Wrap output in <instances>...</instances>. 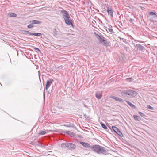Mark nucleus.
<instances>
[{"mask_svg": "<svg viewBox=\"0 0 157 157\" xmlns=\"http://www.w3.org/2000/svg\"><path fill=\"white\" fill-rule=\"evenodd\" d=\"M91 149L95 152L99 154H106L107 152L105 148L98 145L93 146Z\"/></svg>", "mask_w": 157, "mask_h": 157, "instance_id": "1", "label": "nucleus"}, {"mask_svg": "<svg viewBox=\"0 0 157 157\" xmlns=\"http://www.w3.org/2000/svg\"><path fill=\"white\" fill-rule=\"evenodd\" d=\"M61 12L63 14V17L66 24L73 26V21L70 19V16L67 11L63 10L61 11Z\"/></svg>", "mask_w": 157, "mask_h": 157, "instance_id": "2", "label": "nucleus"}, {"mask_svg": "<svg viewBox=\"0 0 157 157\" xmlns=\"http://www.w3.org/2000/svg\"><path fill=\"white\" fill-rule=\"evenodd\" d=\"M98 40L99 42L103 45L105 46H110L111 43L108 41L105 38L102 36H99Z\"/></svg>", "mask_w": 157, "mask_h": 157, "instance_id": "3", "label": "nucleus"}, {"mask_svg": "<svg viewBox=\"0 0 157 157\" xmlns=\"http://www.w3.org/2000/svg\"><path fill=\"white\" fill-rule=\"evenodd\" d=\"M128 93V98L134 97L136 96L137 94V93L136 91L130 90H129Z\"/></svg>", "mask_w": 157, "mask_h": 157, "instance_id": "4", "label": "nucleus"}, {"mask_svg": "<svg viewBox=\"0 0 157 157\" xmlns=\"http://www.w3.org/2000/svg\"><path fill=\"white\" fill-rule=\"evenodd\" d=\"M112 128L113 130L119 135L121 136L122 134L120 130L116 127L113 126L112 127Z\"/></svg>", "mask_w": 157, "mask_h": 157, "instance_id": "5", "label": "nucleus"}, {"mask_svg": "<svg viewBox=\"0 0 157 157\" xmlns=\"http://www.w3.org/2000/svg\"><path fill=\"white\" fill-rule=\"evenodd\" d=\"M53 81V80L52 79H50L49 81H47L45 89L47 90L48 89L50 85L52 83Z\"/></svg>", "mask_w": 157, "mask_h": 157, "instance_id": "6", "label": "nucleus"}, {"mask_svg": "<svg viewBox=\"0 0 157 157\" xmlns=\"http://www.w3.org/2000/svg\"><path fill=\"white\" fill-rule=\"evenodd\" d=\"M128 93L129 90H128L122 91L121 93V94L123 96L128 98Z\"/></svg>", "mask_w": 157, "mask_h": 157, "instance_id": "7", "label": "nucleus"}, {"mask_svg": "<svg viewBox=\"0 0 157 157\" xmlns=\"http://www.w3.org/2000/svg\"><path fill=\"white\" fill-rule=\"evenodd\" d=\"M80 143L84 147L86 148H90L92 146H91L88 143H85L83 142H80Z\"/></svg>", "mask_w": 157, "mask_h": 157, "instance_id": "8", "label": "nucleus"}, {"mask_svg": "<svg viewBox=\"0 0 157 157\" xmlns=\"http://www.w3.org/2000/svg\"><path fill=\"white\" fill-rule=\"evenodd\" d=\"M102 95V93L101 92L98 91L96 93L95 96L98 99L101 98Z\"/></svg>", "mask_w": 157, "mask_h": 157, "instance_id": "9", "label": "nucleus"}, {"mask_svg": "<svg viewBox=\"0 0 157 157\" xmlns=\"http://www.w3.org/2000/svg\"><path fill=\"white\" fill-rule=\"evenodd\" d=\"M107 11L109 15H110L111 17H113V13L112 9L111 8H108L107 9Z\"/></svg>", "mask_w": 157, "mask_h": 157, "instance_id": "10", "label": "nucleus"}, {"mask_svg": "<svg viewBox=\"0 0 157 157\" xmlns=\"http://www.w3.org/2000/svg\"><path fill=\"white\" fill-rule=\"evenodd\" d=\"M68 149H75L76 147V146L72 143H68Z\"/></svg>", "mask_w": 157, "mask_h": 157, "instance_id": "11", "label": "nucleus"}, {"mask_svg": "<svg viewBox=\"0 0 157 157\" xmlns=\"http://www.w3.org/2000/svg\"><path fill=\"white\" fill-rule=\"evenodd\" d=\"M61 146L63 148H67L68 149L69 144L68 143H64L61 144Z\"/></svg>", "mask_w": 157, "mask_h": 157, "instance_id": "12", "label": "nucleus"}, {"mask_svg": "<svg viewBox=\"0 0 157 157\" xmlns=\"http://www.w3.org/2000/svg\"><path fill=\"white\" fill-rule=\"evenodd\" d=\"M112 98L113 99L115 100L116 101H118L122 102L123 101V100L122 99L119 98H118V97H117L113 96V97H112Z\"/></svg>", "mask_w": 157, "mask_h": 157, "instance_id": "13", "label": "nucleus"}, {"mask_svg": "<svg viewBox=\"0 0 157 157\" xmlns=\"http://www.w3.org/2000/svg\"><path fill=\"white\" fill-rule=\"evenodd\" d=\"M30 22H32L33 24H40L41 23V21H40L33 20L32 21H30Z\"/></svg>", "mask_w": 157, "mask_h": 157, "instance_id": "14", "label": "nucleus"}, {"mask_svg": "<svg viewBox=\"0 0 157 157\" xmlns=\"http://www.w3.org/2000/svg\"><path fill=\"white\" fill-rule=\"evenodd\" d=\"M136 46L139 50L141 51L143 50L144 49V48L143 46L139 44H136Z\"/></svg>", "mask_w": 157, "mask_h": 157, "instance_id": "15", "label": "nucleus"}, {"mask_svg": "<svg viewBox=\"0 0 157 157\" xmlns=\"http://www.w3.org/2000/svg\"><path fill=\"white\" fill-rule=\"evenodd\" d=\"M125 101L132 108H133L134 109H135L136 108L135 106L133 104H132L130 102H129V101Z\"/></svg>", "mask_w": 157, "mask_h": 157, "instance_id": "16", "label": "nucleus"}, {"mask_svg": "<svg viewBox=\"0 0 157 157\" xmlns=\"http://www.w3.org/2000/svg\"><path fill=\"white\" fill-rule=\"evenodd\" d=\"M8 15L9 17H16L17 16V15L16 14L13 13H9L8 14Z\"/></svg>", "mask_w": 157, "mask_h": 157, "instance_id": "17", "label": "nucleus"}, {"mask_svg": "<svg viewBox=\"0 0 157 157\" xmlns=\"http://www.w3.org/2000/svg\"><path fill=\"white\" fill-rule=\"evenodd\" d=\"M66 133L69 135L71 136H73L74 135V133L69 131H67L66 132Z\"/></svg>", "mask_w": 157, "mask_h": 157, "instance_id": "18", "label": "nucleus"}, {"mask_svg": "<svg viewBox=\"0 0 157 157\" xmlns=\"http://www.w3.org/2000/svg\"><path fill=\"white\" fill-rule=\"evenodd\" d=\"M46 133V132L44 131H40L39 133V134L40 135H44Z\"/></svg>", "mask_w": 157, "mask_h": 157, "instance_id": "19", "label": "nucleus"}, {"mask_svg": "<svg viewBox=\"0 0 157 157\" xmlns=\"http://www.w3.org/2000/svg\"><path fill=\"white\" fill-rule=\"evenodd\" d=\"M133 117L135 120H137L138 121H139L140 119V117H139L136 115H134Z\"/></svg>", "mask_w": 157, "mask_h": 157, "instance_id": "20", "label": "nucleus"}, {"mask_svg": "<svg viewBox=\"0 0 157 157\" xmlns=\"http://www.w3.org/2000/svg\"><path fill=\"white\" fill-rule=\"evenodd\" d=\"M24 33L26 34H28L29 35H32V33H30V32L27 31H24Z\"/></svg>", "mask_w": 157, "mask_h": 157, "instance_id": "21", "label": "nucleus"}, {"mask_svg": "<svg viewBox=\"0 0 157 157\" xmlns=\"http://www.w3.org/2000/svg\"><path fill=\"white\" fill-rule=\"evenodd\" d=\"M32 35L36 36H40L41 35V34L40 33H32Z\"/></svg>", "mask_w": 157, "mask_h": 157, "instance_id": "22", "label": "nucleus"}, {"mask_svg": "<svg viewBox=\"0 0 157 157\" xmlns=\"http://www.w3.org/2000/svg\"><path fill=\"white\" fill-rule=\"evenodd\" d=\"M101 126H102V128H104V129H106L107 128V127L105 124H104L103 123H101Z\"/></svg>", "mask_w": 157, "mask_h": 157, "instance_id": "23", "label": "nucleus"}, {"mask_svg": "<svg viewBox=\"0 0 157 157\" xmlns=\"http://www.w3.org/2000/svg\"><path fill=\"white\" fill-rule=\"evenodd\" d=\"M33 24L32 23L29 25H28L27 26V27L29 28H33Z\"/></svg>", "mask_w": 157, "mask_h": 157, "instance_id": "24", "label": "nucleus"}, {"mask_svg": "<svg viewBox=\"0 0 157 157\" xmlns=\"http://www.w3.org/2000/svg\"><path fill=\"white\" fill-rule=\"evenodd\" d=\"M147 108L148 109H150L152 110L154 109V108L150 105H148L147 106Z\"/></svg>", "mask_w": 157, "mask_h": 157, "instance_id": "25", "label": "nucleus"}, {"mask_svg": "<svg viewBox=\"0 0 157 157\" xmlns=\"http://www.w3.org/2000/svg\"><path fill=\"white\" fill-rule=\"evenodd\" d=\"M139 113L142 117H144V114L141 112H139Z\"/></svg>", "mask_w": 157, "mask_h": 157, "instance_id": "26", "label": "nucleus"}, {"mask_svg": "<svg viewBox=\"0 0 157 157\" xmlns=\"http://www.w3.org/2000/svg\"><path fill=\"white\" fill-rule=\"evenodd\" d=\"M108 30L110 33H112L113 31V29H112L108 28Z\"/></svg>", "mask_w": 157, "mask_h": 157, "instance_id": "27", "label": "nucleus"}, {"mask_svg": "<svg viewBox=\"0 0 157 157\" xmlns=\"http://www.w3.org/2000/svg\"><path fill=\"white\" fill-rule=\"evenodd\" d=\"M126 79L128 80L129 82H131L132 81V79L131 78H126Z\"/></svg>", "mask_w": 157, "mask_h": 157, "instance_id": "28", "label": "nucleus"}, {"mask_svg": "<svg viewBox=\"0 0 157 157\" xmlns=\"http://www.w3.org/2000/svg\"><path fill=\"white\" fill-rule=\"evenodd\" d=\"M149 14L151 15H155V14L153 12H151L149 13Z\"/></svg>", "mask_w": 157, "mask_h": 157, "instance_id": "29", "label": "nucleus"}, {"mask_svg": "<svg viewBox=\"0 0 157 157\" xmlns=\"http://www.w3.org/2000/svg\"><path fill=\"white\" fill-rule=\"evenodd\" d=\"M134 20L132 18H130L129 20V21L131 23H133V22Z\"/></svg>", "mask_w": 157, "mask_h": 157, "instance_id": "30", "label": "nucleus"}, {"mask_svg": "<svg viewBox=\"0 0 157 157\" xmlns=\"http://www.w3.org/2000/svg\"><path fill=\"white\" fill-rule=\"evenodd\" d=\"M35 49L36 50L38 51L39 52H40V50L39 49L37 48H35Z\"/></svg>", "mask_w": 157, "mask_h": 157, "instance_id": "31", "label": "nucleus"}]
</instances>
